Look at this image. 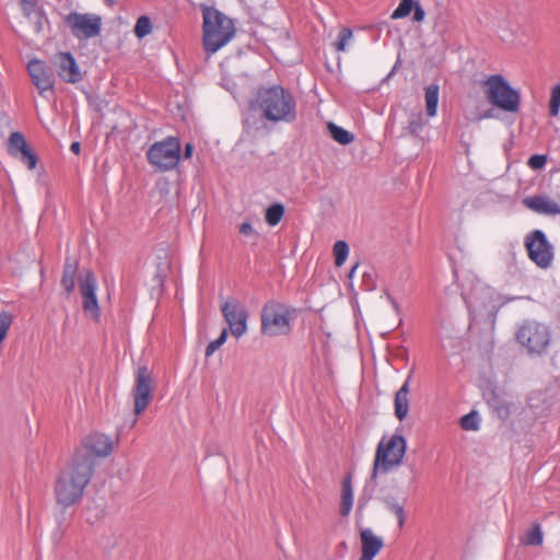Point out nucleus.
I'll return each instance as SVG.
<instances>
[{"label": "nucleus", "mask_w": 560, "mask_h": 560, "mask_svg": "<svg viewBox=\"0 0 560 560\" xmlns=\"http://www.w3.org/2000/svg\"><path fill=\"white\" fill-rule=\"evenodd\" d=\"M94 465L92 457L83 451H75L55 483V497L63 508L77 504L83 498L90 483Z\"/></svg>", "instance_id": "nucleus-1"}, {"label": "nucleus", "mask_w": 560, "mask_h": 560, "mask_svg": "<svg viewBox=\"0 0 560 560\" xmlns=\"http://www.w3.org/2000/svg\"><path fill=\"white\" fill-rule=\"evenodd\" d=\"M261 118L277 125L291 124L296 119V101L293 94L281 85L261 86L250 104Z\"/></svg>", "instance_id": "nucleus-2"}, {"label": "nucleus", "mask_w": 560, "mask_h": 560, "mask_svg": "<svg viewBox=\"0 0 560 560\" xmlns=\"http://www.w3.org/2000/svg\"><path fill=\"white\" fill-rule=\"evenodd\" d=\"M202 45L208 57L219 51L235 36L234 21L212 7L202 8Z\"/></svg>", "instance_id": "nucleus-3"}, {"label": "nucleus", "mask_w": 560, "mask_h": 560, "mask_svg": "<svg viewBox=\"0 0 560 560\" xmlns=\"http://www.w3.org/2000/svg\"><path fill=\"white\" fill-rule=\"evenodd\" d=\"M406 450L407 442L401 434L395 433L388 440L383 438L376 447L372 478H376L378 472L385 474L398 467L402 463Z\"/></svg>", "instance_id": "nucleus-4"}, {"label": "nucleus", "mask_w": 560, "mask_h": 560, "mask_svg": "<svg viewBox=\"0 0 560 560\" xmlns=\"http://www.w3.org/2000/svg\"><path fill=\"white\" fill-rule=\"evenodd\" d=\"M488 102L504 112L516 113L520 109L521 96L501 74H492L483 82Z\"/></svg>", "instance_id": "nucleus-5"}, {"label": "nucleus", "mask_w": 560, "mask_h": 560, "mask_svg": "<svg viewBox=\"0 0 560 560\" xmlns=\"http://www.w3.org/2000/svg\"><path fill=\"white\" fill-rule=\"evenodd\" d=\"M515 338L528 353L541 355L547 352L551 343V331L548 325L527 319L518 326Z\"/></svg>", "instance_id": "nucleus-6"}, {"label": "nucleus", "mask_w": 560, "mask_h": 560, "mask_svg": "<svg viewBox=\"0 0 560 560\" xmlns=\"http://www.w3.org/2000/svg\"><path fill=\"white\" fill-rule=\"evenodd\" d=\"M291 318L285 305L268 302L261 310V332L270 337L288 335L291 331Z\"/></svg>", "instance_id": "nucleus-7"}, {"label": "nucleus", "mask_w": 560, "mask_h": 560, "mask_svg": "<svg viewBox=\"0 0 560 560\" xmlns=\"http://www.w3.org/2000/svg\"><path fill=\"white\" fill-rule=\"evenodd\" d=\"M151 165L160 171H170L178 165L180 159V143L175 137L153 143L147 151Z\"/></svg>", "instance_id": "nucleus-8"}, {"label": "nucleus", "mask_w": 560, "mask_h": 560, "mask_svg": "<svg viewBox=\"0 0 560 560\" xmlns=\"http://www.w3.org/2000/svg\"><path fill=\"white\" fill-rule=\"evenodd\" d=\"M524 244L529 259L539 268L546 269L551 266L555 257L553 246L542 231L534 230L527 234Z\"/></svg>", "instance_id": "nucleus-9"}, {"label": "nucleus", "mask_w": 560, "mask_h": 560, "mask_svg": "<svg viewBox=\"0 0 560 560\" xmlns=\"http://www.w3.org/2000/svg\"><path fill=\"white\" fill-rule=\"evenodd\" d=\"M65 22L72 35L80 40L96 37L102 30V18L93 13L71 12L65 18Z\"/></svg>", "instance_id": "nucleus-10"}, {"label": "nucleus", "mask_w": 560, "mask_h": 560, "mask_svg": "<svg viewBox=\"0 0 560 560\" xmlns=\"http://www.w3.org/2000/svg\"><path fill=\"white\" fill-rule=\"evenodd\" d=\"M153 397V377L147 366H139L136 371L133 386L135 415L140 416L150 405ZM137 423L133 419L132 425Z\"/></svg>", "instance_id": "nucleus-11"}, {"label": "nucleus", "mask_w": 560, "mask_h": 560, "mask_svg": "<svg viewBox=\"0 0 560 560\" xmlns=\"http://www.w3.org/2000/svg\"><path fill=\"white\" fill-rule=\"evenodd\" d=\"M221 312L233 337L238 339L246 334L248 312L238 300L224 301L221 304Z\"/></svg>", "instance_id": "nucleus-12"}, {"label": "nucleus", "mask_w": 560, "mask_h": 560, "mask_svg": "<svg viewBox=\"0 0 560 560\" xmlns=\"http://www.w3.org/2000/svg\"><path fill=\"white\" fill-rule=\"evenodd\" d=\"M80 293L83 300L82 308L84 314L97 322L101 316V310L96 299V279L92 271H88L84 279L81 281Z\"/></svg>", "instance_id": "nucleus-13"}, {"label": "nucleus", "mask_w": 560, "mask_h": 560, "mask_svg": "<svg viewBox=\"0 0 560 560\" xmlns=\"http://www.w3.org/2000/svg\"><path fill=\"white\" fill-rule=\"evenodd\" d=\"M27 71L32 83L36 86L39 94L54 90L55 74L52 69L40 59H32L27 65Z\"/></svg>", "instance_id": "nucleus-14"}, {"label": "nucleus", "mask_w": 560, "mask_h": 560, "mask_svg": "<svg viewBox=\"0 0 560 560\" xmlns=\"http://www.w3.org/2000/svg\"><path fill=\"white\" fill-rule=\"evenodd\" d=\"M9 153L24 163L28 170H34L37 165L38 158L30 148L25 137L19 132H12L8 141Z\"/></svg>", "instance_id": "nucleus-15"}, {"label": "nucleus", "mask_w": 560, "mask_h": 560, "mask_svg": "<svg viewBox=\"0 0 560 560\" xmlns=\"http://www.w3.org/2000/svg\"><path fill=\"white\" fill-rule=\"evenodd\" d=\"M9 153L24 163L28 170H34L37 165L38 158L30 148L25 137L19 132H12L8 141Z\"/></svg>", "instance_id": "nucleus-16"}, {"label": "nucleus", "mask_w": 560, "mask_h": 560, "mask_svg": "<svg viewBox=\"0 0 560 560\" xmlns=\"http://www.w3.org/2000/svg\"><path fill=\"white\" fill-rule=\"evenodd\" d=\"M113 450L114 443L109 436L102 433H92L83 440L82 447L77 451H83L94 460V457L108 456Z\"/></svg>", "instance_id": "nucleus-17"}, {"label": "nucleus", "mask_w": 560, "mask_h": 560, "mask_svg": "<svg viewBox=\"0 0 560 560\" xmlns=\"http://www.w3.org/2000/svg\"><path fill=\"white\" fill-rule=\"evenodd\" d=\"M58 75L67 83H78L82 80L80 68L74 57L68 51H60L55 56Z\"/></svg>", "instance_id": "nucleus-18"}, {"label": "nucleus", "mask_w": 560, "mask_h": 560, "mask_svg": "<svg viewBox=\"0 0 560 560\" xmlns=\"http://www.w3.org/2000/svg\"><path fill=\"white\" fill-rule=\"evenodd\" d=\"M361 558L359 560H373L383 549V538L376 536L371 528L360 530Z\"/></svg>", "instance_id": "nucleus-19"}, {"label": "nucleus", "mask_w": 560, "mask_h": 560, "mask_svg": "<svg viewBox=\"0 0 560 560\" xmlns=\"http://www.w3.org/2000/svg\"><path fill=\"white\" fill-rule=\"evenodd\" d=\"M524 205L534 212L556 215L560 213V205L545 196H533L524 199Z\"/></svg>", "instance_id": "nucleus-20"}, {"label": "nucleus", "mask_w": 560, "mask_h": 560, "mask_svg": "<svg viewBox=\"0 0 560 560\" xmlns=\"http://www.w3.org/2000/svg\"><path fill=\"white\" fill-rule=\"evenodd\" d=\"M412 377V372L409 373L408 377L401 385V387L396 392L394 398V408L395 416L399 421H402L407 418L409 412V392H410V381Z\"/></svg>", "instance_id": "nucleus-21"}, {"label": "nucleus", "mask_w": 560, "mask_h": 560, "mask_svg": "<svg viewBox=\"0 0 560 560\" xmlns=\"http://www.w3.org/2000/svg\"><path fill=\"white\" fill-rule=\"evenodd\" d=\"M79 268V262L75 258L67 257L65 261L61 285L67 295H70L75 287V277Z\"/></svg>", "instance_id": "nucleus-22"}, {"label": "nucleus", "mask_w": 560, "mask_h": 560, "mask_svg": "<svg viewBox=\"0 0 560 560\" xmlns=\"http://www.w3.org/2000/svg\"><path fill=\"white\" fill-rule=\"evenodd\" d=\"M353 505L352 476L348 474L342 480V489L340 497V514L348 516Z\"/></svg>", "instance_id": "nucleus-23"}, {"label": "nucleus", "mask_w": 560, "mask_h": 560, "mask_svg": "<svg viewBox=\"0 0 560 560\" xmlns=\"http://www.w3.org/2000/svg\"><path fill=\"white\" fill-rule=\"evenodd\" d=\"M521 544L524 546H541L544 533L538 523H533L530 528L521 537Z\"/></svg>", "instance_id": "nucleus-24"}, {"label": "nucleus", "mask_w": 560, "mask_h": 560, "mask_svg": "<svg viewBox=\"0 0 560 560\" xmlns=\"http://www.w3.org/2000/svg\"><path fill=\"white\" fill-rule=\"evenodd\" d=\"M425 107H427V115L429 117H434L438 112V104H439V85L431 84L425 88Z\"/></svg>", "instance_id": "nucleus-25"}, {"label": "nucleus", "mask_w": 560, "mask_h": 560, "mask_svg": "<svg viewBox=\"0 0 560 560\" xmlns=\"http://www.w3.org/2000/svg\"><path fill=\"white\" fill-rule=\"evenodd\" d=\"M327 129H328L331 138L336 142H338V143H340L342 145L350 144L354 140L353 133H351L350 131L343 129L342 127L337 126L334 122H328L327 124Z\"/></svg>", "instance_id": "nucleus-26"}, {"label": "nucleus", "mask_w": 560, "mask_h": 560, "mask_svg": "<svg viewBox=\"0 0 560 560\" xmlns=\"http://www.w3.org/2000/svg\"><path fill=\"white\" fill-rule=\"evenodd\" d=\"M283 215H284L283 205L273 203L267 208L265 219L269 225L275 226L282 220Z\"/></svg>", "instance_id": "nucleus-27"}, {"label": "nucleus", "mask_w": 560, "mask_h": 560, "mask_svg": "<svg viewBox=\"0 0 560 560\" xmlns=\"http://www.w3.org/2000/svg\"><path fill=\"white\" fill-rule=\"evenodd\" d=\"M332 252H334L335 265L337 267H341L345 264V261L349 255V245L345 241H337L334 244Z\"/></svg>", "instance_id": "nucleus-28"}, {"label": "nucleus", "mask_w": 560, "mask_h": 560, "mask_svg": "<svg viewBox=\"0 0 560 560\" xmlns=\"http://www.w3.org/2000/svg\"><path fill=\"white\" fill-rule=\"evenodd\" d=\"M417 3L415 0H400V3L392 14V19L397 20L408 16Z\"/></svg>", "instance_id": "nucleus-29"}, {"label": "nucleus", "mask_w": 560, "mask_h": 560, "mask_svg": "<svg viewBox=\"0 0 560 560\" xmlns=\"http://www.w3.org/2000/svg\"><path fill=\"white\" fill-rule=\"evenodd\" d=\"M152 31L151 20L147 15H142L137 20L133 32L138 38H143Z\"/></svg>", "instance_id": "nucleus-30"}, {"label": "nucleus", "mask_w": 560, "mask_h": 560, "mask_svg": "<svg viewBox=\"0 0 560 560\" xmlns=\"http://www.w3.org/2000/svg\"><path fill=\"white\" fill-rule=\"evenodd\" d=\"M460 428L466 431H476L479 428L478 415L471 411L460 418Z\"/></svg>", "instance_id": "nucleus-31"}, {"label": "nucleus", "mask_w": 560, "mask_h": 560, "mask_svg": "<svg viewBox=\"0 0 560 560\" xmlns=\"http://www.w3.org/2000/svg\"><path fill=\"white\" fill-rule=\"evenodd\" d=\"M386 506L388 510H390L396 515L397 521H398V526H399V528H402L405 525V521H406V514H405L404 506L401 504H399L398 502H396L395 500H387Z\"/></svg>", "instance_id": "nucleus-32"}, {"label": "nucleus", "mask_w": 560, "mask_h": 560, "mask_svg": "<svg viewBox=\"0 0 560 560\" xmlns=\"http://www.w3.org/2000/svg\"><path fill=\"white\" fill-rule=\"evenodd\" d=\"M560 112V84L556 85L551 90L550 94V103H549V114L552 117H557Z\"/></svg>", "instance_id": "nucleus-33"}, {"label": "nucleus", "mask_w": 560, "mask_h": 560, "mask_svg": "<svg viewBox=\"0 0 560 560\" xmlns=\"http://www.w3.org/2000/svg\"><path fill=\"white\" fill-rule=\"evenodd\" d=\"M228 335H229V331H228L226 328H224L221 331L220 336L215 340H212L207 346L206 351H205V355L207 358L211 357L226 341Z\"/></svg>", "instance_id": "nucleus-34"}, {"label": "nucleus", "mask_w": 560, "mask_h": 560, "mask_svg": "<svg viewBox=\"0 0 560 560\" xmlns=\"http://www.w3.org/2000/svg\"><path fill=\"white\" fill-rule=\"evenodd\" d=\"M352 38V31L343 27L338 35V40L334 44L337 51H345L348 42Z\"/></svg>", "instance_id": "nucleus-35"}, {"label": "nucleus", "mask_w": 560, "mask_h": 560, "mask_svg": "<svg viewBox=\"0 0 560 560\" xmlns=\"http://www.w3.org/2000/svg\"><path fill=\"white\" fill-rule=\"evenodd\" d=\"M362 284L366 291H372L376 288V275L372 268L363 271Z\"/></svg>", "instance_id": "nucleus-36"}, {"label": "nucleus", "mask_w": 560, "mask_h": 560, "mask_svg": "<svg viewBox=\"0 0 560 560\" xmlns=\"http://www.w3.org/2000/svg\"><path fill=\"white\" fill-rule=\"evenodd\" d=\"M424 125L425 122L422 118V115L417 114L410 119L408 124V130L411 135L417 136L422 130Z\"/></svg>", "instance_id": "nucleus-37"}, {"label": "nucleus", "mask_w": 560, "mask_h": 560, "mask_svg": "<svg viewBox=\"0 0 560 560\" xmlns=\"http://www.w3.org/2000/svg\"><path fill=\"white\" fill-rule=\"evenodd\" d=\"M546 163H547V156L544 154H534L527 161V165L532 170H541L545 167Z\"/></svg>", "instance_id": "nucleus-38"}, {"label": "nucleus", "mask_w": 560, "mask_h": 560, "mask_svg": "<svg viewBox=\"0 0 560 560\" xmlns=\"http://www.w3.org/2000/svg\"><path fill=\"white\" fill-rule=\"evenodd\" d=\"M413 11H415L413 20L416 22H422L424 20V16H425V12L422 9V7L419 3H417V5L415 7Z\"/></svg>", "instance_id": "nucleus-39"}, {"label": "nucleus", "mask_w": 560, "mask_h": 560, "mask_svg": "<svg viewBox=\"0 0 560 560\" xmlns=\"http://www.w3.org/2000/svg\"><path fill=\"white\" fill-rule=\"evenodd\" d=\"M240 232L243 234V235H246V236H249V235H253L254 234V229L252 226V224L249 222H243L241 225H240Z\"/></svg>", "instance_id": "nucleus-40"}, {"label": "nucleus", "mask_w": 560, "mask_h": 560, "mask_svg": "<svg viewBox=\"0 0 560 560\" xmlns=\"http://www.w3.org/2000/svg\"><path fill=\"white\" fill-rule=\"evenodd\" d=\"M192 151H194V147L191 143H187L185 145V150H184V158L185 159H189L192 154Z\"/></svg>", "instance_id": "nucleus-41"}, {"label": "nucleus", "mask_w": 560, "mask_h": 560, "mask_svg": "<svg viewBox=\"0 0 560 560\" xmlns=\"http://www.w3.org/2000/svg\"><path fill=\"white\" fill-rule=\"evenodd\" d=\"M80 149H81V144L80 142H72L71 145H70V150L74 153V154H79L80 153Z\"/></svg>", "instance_id": "nucleus-42"}, {"label": "nucleus", "mask_w": 560, "mask_h": 560, "mask_svg": "<svg viewBox=\"0 0 560 560\" xmlns=\"http://www.w3.org/2000/svg\"><path fill=\"white\" fill-rule=\"evenodd\" d=\"M8 124V117L0 113V132L2 131V128Z\"/></svg>", "instance_id": "nucleus-43"}, {"label": "nucleus", "mask_w": 560, "mask_h": 560, "mask_svg": "<svg viewBox=\"0 0 560 560\" xmlns=\"http://www.w3.org/2000/svg\"><path fill=\"white\" fill-rule=\"evenodd\" d=\"M358 268H359V262H357V264L351 268V270L349 271V273H348V278H349V280H352V278L354 277V275H355V272H357Z\"/></svg>", "instance_id": "nucleus-44"}, {"label": "nucleus", "mask_w": 560, "mask_h": 560, "mask_svg": "<svg viewBox=\"0 0 560 560\" xmlns=\"http://www.w3.org/2000/svg\"><path fill=\"white\" fill-rule=\"evenodd\" d=\"M491 116H492L491 112H488V113L483 114L482 116H480V118H489Z\"/></svg>", "instance_id": "nucleus-45"}]
</instances>
